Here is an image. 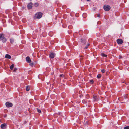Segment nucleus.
<instances>
[{"label": "nucleus", "instance_id": "2eb2a0df", "mask_svg": "<svg viewBox=\"0 0 129 129\" xmlns=\"http://www.w3.org/2000/svg\"><path fill=\"white\" fill-rule=\"evenodd\" d=\"M101 55L104 57H106L107 56V55L105 54L104 53H102L101 54Z\"/></svg>", "mask_w": 129, "mask_h": 129}, {"label": "nucleus", "instance_id": "7ed1b4c3", "mask_svg": "<svg viewBox=\"0 0 129 129\" xmlns=\"http://www.w3.org/2000/svg\"><path fill=\"white\" fill-rule=\"evenodd\" d=\"M104 10L106 11H108L111 8L109 5L104 6Z\"/></svg>", "mask_w": 129, "mask_h": 129}, {"label": "nucleus", "instance_id": "1a4fd4ad", "mask_svg": "<svg viewBox=\"0 0 129 129\" xmlns=\"http://www.w3.org/2000/svg\"><path fill=\"white\" fill-rule=\"evenodd\" d=\"M6 124L5 123H3V124H2L1 125V128L3 129H4L6 128Z\"/></svg>", "mask_w": 129, "mask_h": 129}, {"label": "nucleus", "instance_id": "bb28decb", "mask_svg": "<svg viewBox=\"0 0 129 129\" xmlns=\"http://www.w3.org/2000/svg\"><path fill=\"white\" fill-rule=\"evenodd\" d=\"M37 111L39 113H41V111L40 109H37Z\"/></svg>", "mask_w": 129, "mask_h": 129}, {"label": "nucleus", "instance_id": "cd10ccee", "mask_svg": "<svg viewBox=\"0 0 129 129\" xmlns=\"http://www.w3.org/2000/svg\"><path fill=\"white\" fill-rule=\"evenodd\" d=\"M82 56H81V57L80 59V62H82V59H83L82 58Z\"/></svg>", "mask_w": 129, "mask_h": 129}, {"label": "nucleus", "instance_id": "ddd939ff", "mask_svg": "<svg viewBox=\"0 0 129 129\" xmlns=\"http://www.w3.org/2000/svg\"><path fill=\"white\" fill-rule=\"evenodd\" d=\"M93 98L95 100H97V98L96 95H93Z\"/></svg>", "mask_w": 129, "mask_h": 129}, {"label": "nucleus", "instance_id": "412c9836", "mask_svg": "<svg viewBox=\"0 0 129 129\" xmlns=\"http://www.w3.org/2000/svg\"><path fill=\"white\" fill-rule=\"evenodd\" d=\"M89 45V44H87L86 45V46L84 47V49H87V48H88V46Z\"/></svg>", "mask_w": 129, "mask_h": 129}, {"label": "nucleus", "instance_id": "f8f14e48", "mask_svg": "<svg viewBox=\"0 0 129 129\" xmlns=\"http://www.w3.org/2000/svg\"><path fill=\"white\" fill-rule=\"evenodd\" d=\"M14 41V39L13 38L10 39V42L11 43H13Z\"/></svg>", "mask_w": 129, "mask_h": 129}, {"label": "nucleus", "instance_id": "72a5a7b5", "mask_svg": "<svg viewBox=\"0 0 129 129\" xmlns=\"http://www.w3.org/2000/svg\"><path fill=\"white\" fill-rule=\"evenodd\" d=\"M69 26V27L70 26Z\"/></svg>", "mask_w": 129, "mask_h": 129}, {"label": "nucleus", "instance_id": "a878e982", "mask_svg": "<svg viewBox=\"0 0 129 129\" xmlns=\"http://www.w3.org/2000/svg\"><path fill=\"white\" fill-rule=\"evenodd\" d=\"M57 115H58L57 114L55 113V114H54V117H57Z\"/></svg>", "mask_w": 129, "mask_h": 129}, {"label": "nucleus", "instance_id": "c85d7f7f", "mask_svg": "<svg viewBox=\"0 0 129 129\" xmlns=\"http://www.w3.org/2000/svg\"><path fill=\"white\" fill-rule=\"evenodd\" d=\"M29 65L31 66H33L34 65L33 63H30L29 64Z\"/></svg>", "mask_w": 129, "mask_h": 129}, {"label": "nucleus", "instance_id": "f03ea898", "mask_svg": "<svg viewBox=\"0 0 129 129\" xmlns=\"http://www.w3.org/2000/svg\"><path fill=\"white\" fill-rule=\"evenodd\" d=\"M42 13L41 12H39L36 13L35 16L37 18L39 19L42 17Z\"/></svg>", "mask_w": 129, "mask_h": 129}, {"label": "nucleus", "instance_id": "0eeeda50", "mask_svg": "<svg viewBox=\"0 0 129 129\" xmlns=\"http://www.w3.org/2000/svg\"><path fill=\"white\" fill-rule=\"evenodd\" d=\"M33 3L31 2L29 3L27 5V7L29 9H31L32 7Z\"/></svg>", "mask_w": 129, "mask_h": 129}, {"label": "nucleus", "instance_id": "20e7f679", "mask_svg": "<svg viewBox=\"0 0 129 129\" xmlns=\"http://www.w3.org/2000/svg\"><path fill=\"white\" fill-rule=\"evenodd\" d=\"M117 42L119 44H121L123 43V41L121 39H118L117 40Z\"/></svg>", "mask_w": 129, "mask_h": 129}, {"label": "nucleus", "instance_id": "c756f323", "mask_svg": "<svg viewBox=\"0 0 129 129\" xmlns=\"http://www.w3.org/2000/svg\"><path fill=\"white\" fill-rule=\"evenodd\" d=\"M17 70V69L16 68H14V72H15Z\"/></svg>", "mask_w": 129, "mask_h": 129}, {"label": "nucleus", "instance_id": "393cba45", "mask_svg": "<svg viewBox=\"0 0 129 129\" xmlns=\"http://www.w3.org/2000/svg\"><path fill=\"white\" fill-rule=\"evenodd\" d=\"M59 76L60 77H64V75L63 74H61Z\"/></svg>", "mask_w": 129, "mask_h": 129}, {"label": "nucleus", "instance_id": "39448f33", "mask_svg": "<svg viewBox=\"0 0 129 129\" xmlns=\"http://www.w3.org/2000/svg\"><path fill=\"white\" fill-rule=\"evenodd\" d=\"M6 106L8 107H12L13 106V104L11 103H9V102H7L6 103Z\"/></svg>", "mask_w": 129, "mask_h": 129}, {"label": "nucleus", "instance_id": "2f4dec72", "mask_svg": "<svg viewBox=\"0 0 129 129\" xmlns=\"http://www.w3.org/2000/svg\"><path fill=\"white\" fill-rule=\"evenodd\" d=\"M7 114H5L4 115V117L5 118V117H7Z\"/></svg>", "mask_w": 129, "mask_h": 129}, {"label": "nucleus", "instance_id": "4468645a", "mask_svg": "<svg viewBox=\"0 0 129 129\" xmlns=\"http://www.w3.org/2000/svg\"><path fill=\"white\" fill-rule=\"evenodd\" d=\"M26 89L27 91H28L30 89L29 87L28 86H26Z\"/></svg>", "mask_w": 129, "mask_h": 129}, {"label": "nucleus", "instance_id": "9b49d317", "mask_svg": "<svg viewBox=\"0 0 129 129\" xmlns=\"http://www.w3.org/2000/svg\"><path fill=\"white\" fill-rule=\"evenodd\" d=\"M49 56L52 58H53L54 57V53H51L50 54Z\"/></svg>", "mask_w": 129, "mask_h": 129}, {"label": "nucleus", "instance_id": "473e14b6", "mask_svg": "<svg viewBox=\"0 0 129 129\" xmlns=\"http://www.w3.org/2000/svg\"><path fill=\"white\" fill-rule=\"evenodd\" d=\"M58 114L59 115H61V113H58Z\"/></svg>", "mask_w": 129, "mask_h": 129}, {"label": "nucleus", "instance_id": "f257e3e1", "mask_svg": "<svg viewBox=\"0 0 129 129\" xmlns=\"http://www.w3.org/2000/svg\"><path fill=\"white\" fill-rule=\"evenodd\" d=\"M0 39L3 43H5L6 41L7 40L5 37V35L3 34H0Z\"/></svg>", "mask_w": 129, "mask_h": 129}, {"label": "nucleus", "instance_id": "6e6552de", "mask_svg": "<svg viewBox=\"0 0 129 129\" xmlns=\"http://www.w3.org/2000/svg\"><path fill=\"white\" fill-rule=\"evenodd\" d=\"M26 59L27 62L28 63H30L31 62L30 59V58L28 56H27L26 57Z\"/></svg>", "mask_w": 129, "mask_h": 129}, {"label": "nucleus", "instance_id": "b1692460", "mask_svg": "<svg viewBox=\"0 0 129 129\" xmlns=\"http://www.w3.org/2000/svg\"><path fill=\"white\" fill-rule=\"evenodd\" d=\"M124 129H129V126H125L124 127Z\"/></svg>", "mask_w": 129, "mask_h": 129}, {"label": "nucleus", "instance_id": "f704fd0d", "mask_svg": "<svg viewBox=\"0 0 129 129\" xmlns=\"http://www.w3.org/2000/svg\"><path fill=\"white\" fill-rule=\"evenodd\" d=\"M29 72H31V71H30V72H29Z\"/></svg>", "mask_w": 129, "mask_h": 129}, {"label": "nucleus", "instance_id": "a211bd4d", "mask_svg": "<svg viewBox=\"0 0 129 129\" xmlns=\"http://www.w3.org/2000/svg\"><path fill=\"white\" fill-rule=\"evenodd\" d=\"M34 6L35 7H38L39 5V3H36L34 4Z\"/></svg>", "mask_w": 129, "mask_h": 129}, {"label": "nucleus", "instance_id": "f3484780", "mask_svg": "<svg viewBox=\"0 0 129 129\" xmlns=\"http://www.w3.org/2000/svg\"><path fill=\"white\" fill-rule=\"evenodd\" d=\"M14 64H12L11 65L10 67V68L11 70H12L14 68Z\"/></svg>", "mask_w": 129, "mask_h": 129}, {"label": "nucleus", "instance_id": "aec40b11", "mask_svg": "<svg viewBox=\"0 0 129 129\" xmlns=\"http://www.w3.org/2000/svg\"><path fill=\"white\" fill-rule=\"evenodd\" d=\"M90 83L91 84H92L93 83L94 81L93 80H91L89 81Z\"/></svg>", "mask_w": 129, "mask_h": 129}, {"label": "nucleus", "instance_id": "5701e85b", "mask_svg": "<svg viewBox=\"0 0 129 129\" xmlns=\"http://www.w3.org/2000/svg\"><path fill=\"white\" fill-rule=\"evenodd\" d=\"M82 30H80L79 31V33L80 35H82Z\"/></svg>", "mask_w": 129, "mask_h": 129}, {"label": "nucleus", "instance_id": "4be33fe9", "mask_svg": "<svg viewBox=\"0 0 129 129\" xmlns=\"http://www.w3.org/2000/svg\"><path fill=\"white\" fill-rule=\"evenodd\" d=\"M101 71L102 73H104L105 72L106 70L104 69H103L101 70Z\"/></svg>", "mask_w": 129, "mask_h": 129}, {"label": "nucleus", "instance_id": "7c9ffc66", "mask_svg": "<svg viewBox=\"0 0 129 129\" xmlns=\"http://www.w3.org/2000/svg\"><path fill=\"white\" fill-rule=\"evenodd\" d=\"M97 16L99 17H100V15L99 14H96Z\"/></svg>", "mask_w": 129, "mask_h": 129}, {"label": "nucleus", "instance_id": "423d86ee", "mask_svg": "<svg viewBox=\"0 0 129 129\" xmlns=\"http://www.w3.org/2000/svg\"><path fill=\"white\" fill-rule=\"evenodd\" d=\"M80 41L81 44L82 45H83L85 44L86 42V40L84 39H81Z\"/></svg>", "mask_w": 129, "mask_h": 129}, {"label": "nucleus", "instance_id": "dca6fc26", "mask_svg": "<svg viewBox=\"0 0 129 129\" xmlns=\"http://www.w3.org/2000/svg\"><path fill=\"white\" fill-rule=\"evenodd\" d=\"M82 102L83 104H86L87 103V101L86 100H83L82 101Z\"/></svg>", "mask_w": 129, "mask_h": 129}, {"label": "nucleus", "instance_id": "9d476101", "mask_svg": "<svg viewBox=\"0 0 129 129\" xmlns=\"http://www.w3.org/2000/svg\"><path fill=\"white\" fill-rule=\"evenodd\" d=\"M5 58L8 59H10L11 58V56L7 54L5 56Z\"/></svg>", "mask_w": 129, "mask_h": 129}, {"label": "nucleus", "instance_id": "6ab92c4d", "mask_svg": "<svg viewBox=\"0 0 129 129\" xmlns=\"http://www.w3.org/2000/svg\"><path fill=\"white\" fill-rule=\"evenodd\" d=\"M101 77V74H99L97 75V77L98 78H100Z\"/></svg>", "mask_w": 129, "mask_h": 129}]
</instances>
